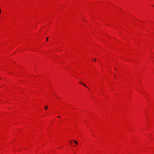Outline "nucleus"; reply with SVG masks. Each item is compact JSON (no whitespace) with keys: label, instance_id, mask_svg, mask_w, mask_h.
Instances as JSON below:
<instances>
[{"label":"nucleus","instance_id":"nucleus-4","mask_svg":"<svg viewBox=\"0 0 154 154\" xmlns=\"http://www.w3.org/2000/svg\"><path fill=\"white\" fill-rule=\"evenodd\" d=\"M73 141V140H72L70 142V143L71 144H72V141Z\"/></svg>","mask_w":154,"mask_h":154},{"label":"nucleus","instance_id":"nucleus-7","mask_svg":"<svg viewBox=\"0 0 154 154\" xmlns=\"http://www.w3.org/2000/svg\"><path fill=\"white\" fill-rule=\"evenodd\" d=\"M58 117L59 118H60V117L59 116H58Z\"/></svg>","mask_w":154,"mask_h":154},{"label":"nucleus","instance_id":"nucleus-1","mask_svg":"<svg viewBox=\"0 0 154 154\" xmlns=\"http://www.w3.org/2000/svg\"><path fill=\"white\" fill-rule=\"evenodd\" d=\"M80 83H81V84H82L84 86H85V87H87V86H86V85L84 84L82 82H80Z\"/></svg>","mask_w":154,"mask_h":154},{"label":"nucleus","instance_id":"nucleus-6","mask_svg":"<svg viewBox=\"0 0 154 154\" xmlns=\"http://www.w3.org/2000/svg\"><path fill=\"white\" fill-rule=\"evenodd\" d=\"M94 60V61H96V59L95 58V59Z\"/></svg>","mask_w":154,"mask_h":154},{"label":"nucleus","instance_id":"nucleus-9","mask_svg":"<svg viewBox=\"0 0 154 154\" xmlns=\"http://www.w3.org/2000/svg\"><path fill=\"white\" fill-rule=\"evenodd\" d=\"M114 76H115V77H116L115 75V74H114Z\"/></svg>","mask_w":154,"mask_h":154},{"label":"nucleus","instance_id":"nucleus-5","mask_svg":"<svg viewBox=\"0 0 154 154\" xmlns=\"http://www.w3.org/2000/svg\"><path fill=\"white\" fill-rule=\"evenodd\" d=\"M46 40L47 41H48V37H47V38H46Z\"/></svg>","mask_w":154,"mask_h":154},{"label":"nucleus","instance_id":"nucleus-8","mask_svg":"<svg viewBox=\"0 0 154 154\" xmlns=\"http://www.w3.org/2000/svg\"><path fill=\"white\" fill-rule=\"evenodd\" d=\"M1 9H0V13H1Z\"/></svg>","mask_w":154,"mask_h":154},{"label":"nucleus","instance_id":"nucleus-2","mask_svg":"<svg viewBox=\"0 0 154 154\" xmlns=\"http://www.w3.org/2000/svg\"><path fill=\"white\" fill-rule=\"evenodd\" d=\"M74 142L75 143V144L76 145H78V142H77V141L76 140H75L74 141Z\"/></svg>","mask_w":154,"mask_h":154},{"label":"nucleus","instance_id":"nucleus-3","mask_svg":"<svg viewBox=\"0 0 154 154\" xmlns=\"http://www.w3.org/2000/svg\"><path fill=\"white\" fill-rule=\"evenodd\" d=\"M48 108V106H45V110H47V109Z\"/></svg>","mask_w":154,"mask_h":154}]
</instances>
